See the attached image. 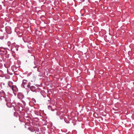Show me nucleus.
Returning a JSON list of instances; mask_svg holds the SVG:
<instances>
[{
	"label": "nucleus",
	"instance_id": "nucleus-11",
	"mask_svg": "<svg viewBox=\"0 0 134 134\" xmlns=\"http://www.w3.org/2000/svg\"><path fill=\"white\" fill-rule=\"evenodd\" d=\"M34 102H35V103H36V101L35 100V99H34Z\"/></svg>",
	"mask_w": 134,
	"mask_h": 134
},
{
	"label": "nucleus",
	"instance_id": "nucleus-7",
	"mask_svg": "<svg viewBox=\"0 0 134 134\" xmlns=\"http://www.w3.org/2000/svg\"><path fill=\"white\" fill-rule=\"evenodd\" d=\"M48 108L49 109H50L53 111L54 110V109L53 110L52 109V106H51L49 105L48 106Z\"/></svg>",
	"mask_w": 134,
	"mask_h": 134
},
{
	"label": "nucleus",
	"instance_id": "nucleus-5",
	"mask_svg": "<svg viewBox=\"0 0 134 134\" xmlns=\"http://www.w3.org/2000/svg\"><path fill=\"white\" fill-rule=\"evenodd\" d=\"M18 96L19 98L20 99H22L23 97V95L21 93H18Z\"/></svg>",
	"mask_w": 134,
	"mask_h": 134
},
{
	"label": "nucleus",
	"instance_id": "nucleus-15",
	"mask_svg": "<svg viewBox=\"0 0 134 134\" xmlns=\"http://www.w3.org/2000/svg\"><path fill=\"white\" fill-rule=\"evenodd\" d=\"M43 97H46V96H44V95H43Z\"/></svg>",
	"mask_w": 134,
	"mask_h": 134
},
{
	"label": "nucleus",
	"instance_id": "nucleus-18",
	"mask_svg": "<svg viewBox=\"0 0 134 134\" xmlns=\"http://www.w3.org/2000/svg\"><path fill=\"white\" fill-rule=\"evenodd\" d=\"M67 123H68L69 122V121H68V122H66Z\"/></svg>",
	"mask_w": 134,
	"mask_h": 134
},
{
	"label": "nucleus",
	"instance_id": "nucleus-12",
	"mask_svg": "<svg viewBox=\"0 0 134 134\" xmlns=\"http://www.w3.org/2000/svg\"><path fill=\"white\" fill-rule=\"evenodd\" d=\"M30 86V85H27V86H28V87H29V86Z\"/></svg>",
	"mask_w": 134,
	"mask_h": 134
},
{
	"label": "nucleus",
	"instance_id": "nucleus-10",
	"mask_svg": "<svg viewBox=\"0 0 134 134\" xmlns=\"http://www.w3.org/2000/svg\"><path fill=\"white\" fill-rule=\"evenodd\" d=\"M29 130H30L31 132H33V130H32L31 128L29 127Z\"/></svg>",
	"mask_w": 134,
	"mask_h": 134
},
{
	"label": "nucleus",
	"instance_id": "nucleus-13",
	"mask_svg": "<svg viewBox=\"0 0 134 134\" xmlns=\"http://www.w3.org/2000/svg\"><path fill=\"white\" fill-rule=\"evenodd\" d=\"M16 49V50L17 51H18V48H17Z\"/></svg>",
	"mask_w": 134,
	"mask_h": 134
},
{
	"label": "nucleus",
	"instance_id": "nucleus-4",
	"mask_svg": "<svg viewBox=\"0 0 134 134\" xmlns=\"http://www.w3.org/2000/svg\"><path fill=\"white\" fill-rule=\"evenodd\" d=\"M35 114L36 115L38 116H40L41 115V112L38 110H36L35 111Z\"/></svg>",
	"mask_w": 134,
	"mask_h": 134
},
{
	"label": "nucleus",
	"instance_id": "nucleus-9",
	"mask_svg": "<svg viewBox=\"0 0 134 134\" xmlns=\"http://www.w3.org/2000/svg\"><path fill=\"white\" fill-rule=\"evenodd\" d=\"M11 42H8L7 43L8 45L9 46H10L11 45Z\"/></svg>",
	"mask_w": 134,
	"mask_h": 134
},
{
	"label": "nucleus",
	"instance_id": "nucleus-3",
	"mask_svg": "<svg viewBox=\"0 0 134 134\" xmlns=\"http://www.w3.org/2000/svg\"><path fill=\"white\" fill-rule=\"evenodd\" d=\"M27 81L26 80H23L22 85L25 88V86H26V85H25L26 84H27Z\"/></svg>",
	"mask_w": 134,
	"mask_h": 134
},
{
	"label": "nucleus",
	"instance_id": "nucleus-16",
	"mask_svg": "<svg viewBox=\"0 0 134 134\" xmlns=\"http://www.w3.org/2000/svg\"><path fill=\"white\" fill-rule=\"evenodd\" d=\"M44 92L43 91H42V92H41V93H43V92Z\"/></svg>",
	"mask_w": 134,
	"mask_h": 134
},
{
	"label": "nucleus",
	"instance_id": "nucleus-17",
	"mask_svg": "<svg viewBox=\"0 0 134 134\" xmlns=\"http://www.w3.org/2000/svg\"><path fill=\"white\" fill-rule=\"evenodd\" d=\"M5 95H4L3 96V97H4V98H5Z\"/></svg>",
	"mask_w": 134,
	"mask_h": 134
},
{
	"label": "nucleus",
	"instance_id": "nucleus-2",
	"mask_svg": "<svg viewBox=\"0 0 134 134\" xmlns=\"http://www.w3.org/2000/svg\"><path fill=\"white\" fill-rule=\"evenodd\" d=\"M35 131V133L36 134H43L42 131L41 130H39L38 127H35V128H34V131Z\"/></svg>",
	"mask_w": 134,
	"mask_h": 134
},
{
	"label": "nucleus",
	"instance_id": "nucleus-14",
	"mask_svg": "<svg viewBox=\"0 0 134 134\" xmlns=\"http://www.w3.org/2000/svg\"><path fill=\"white\" fill-rule=\"evenodd\" d=\"M0 100L1 101V100H2V99L0 97Z\"/></svg>",
	"mask_w": 134,
	"mask_h": 134
},
{
	"label": "nucleus",
	"instance_id": "nucleus-8",
	"mask_svg": "<svg viewBox=\"0 0 134 134\" xmlns=\"http://www.w3.org/2000/svg\"><path fill=\"white\" fill-rule=\"evenodd\" d=\"M34 87L32 86H31L30 87V89L31 91L33 92L34 91Z\"/></svg>",
	"mask_w": 134,
	"mask_h": 134
},
{
	"label": "nucleus",
	"instance_id": "nucleus-1",
	"mask_svg": "<svg viewBox=\"0 0 134 134\" xmlns=\"http://www.w3.org/2000/svg\"><path fill=\"white\" fill-rule=\"evenodd\" d=\"M39 119L38 117H35L34 116V126H34V128L36 127H38L40 126V125L39 123Z\"/></svg>",
	"mask_w": 134,
	"mask_h": 134
},
{
	"label": "nucleus",
	"instance_id": "nucleus-6",
	"mask_svg": "<svg viewBox=\"0 0 134 134\" xmlns=\"http://www.w3.org/2000/svg\"><path fill=\"white\" fill-rule=\"evenodd\" d=\"M39 107V106L38 104H34V108L36 109H38Z\"/></svg>",
	"mask_w": 134,
	"mask_h": 134
}]
</instances>
